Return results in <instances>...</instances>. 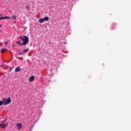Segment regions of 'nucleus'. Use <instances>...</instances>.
<instances>
[{
	"instance_id": "f257e3e1",
	"label": "nucleus",
	"mask_w": 131,
	"mask_h": 131,
	"mask_svg": "<svg viewBox=\"0 0 131 131\" xmlns=\"http://www.w3.org/2000/svg\"><path fill=\"white\" fill-rule=\"evenodd\" d=\"M23 37L21 36L19 37L20 39L23 41L22 43H21V42H20L19 41L16 42L17 45H19V47H22V46H26V45L28 43V41H29V38L27 36H23Z\"/></svg>"
},
{
	"instance_id": "f03ea898",
	"label": "nucleus",
	"mask_w": 131,
	"mask_h": 131,
	"mask_svg": "<svg viewBox=\"0 0 131 131\" xmlns=\"http://www.w3.org/2000/svg\"><path fill=\"white\" fill-rule=\"evenodd\" d=\"M12 102V99L11 98L9 97L8 98H3V104L5 105H9Z\"/></svg>"
},
{
	"instance_id": "7ed1b4c3",
	"label": "nucleus",
	"mask_w": 131,
	"mask_h": 131,
	"mask_svg": "<svg viewBox=\"0 0 131 131\" xmlns=\"http://www.w3.org/2000/svg\"><path fill=\"white\" fill-rule=\"evenodd\" d=\"M16 126L17 127V129L20 130L22 128V124L21 123H18L16 124Z\"/></svg>"
},
{
	"instance_id": "20e7f679",
	"label": "nucleus",
	"mask_w": 131,
	"mask_h": 131,
	"mask_svg": "<svg viewBox=\"0 0 131 131\" xmlns=\"http://www.w3.org/2000/svg\"><path fill=\"white\" fill-rule=\"evenodd\" d=\"M33 80H34V76H31L29 79V81L30 82H32V81H33Z\"/></svg>"
},
{
	"instance_id": "39448f33",
	"label": "nucleus",
	"mask_w": 131,
	"mask_h": 131,
	"mask_svg": "<svg viewBox=\"0 0 131 131\" xmlns=\"http://www.w3.org/2000/svg\"><path fill=\"white\" fill-rule=\"evenodd\" d=\"M6 19H11V17H9V16L1 17H0V20H4Z\"/></svg>"
},
{
	"instance_id": "423d86ee",
	"label": "nucleus",
	"mask_w": 131,
	"mask_h": 131,
	"mask_svg": "<svg viewBox=\"0 0 131 131\" xmlns=\"http://www.w3.org/2000/svg\"><path fill=\"white\" fill-rule=\"evenodd\" d=\"M15 71L16 72H20L21 71V69H20V67H18L15 69Z\"/></svg>"
},
{
	"instance_id": "0eeeda50",
	"label": "nucleus",
	"mask_w": 131,
	"mask_h": 131,
	"mask_svg": "<svg viewBox=\"0 0 131 131\" xmlns=\"http://www.w3.org/2000/svg\"><path fill=\"white\" fill-rule=\"evenodd\" d=\"M44 21H49L50 20V18L48 16L44 17L43 18Z\"/></svg>"
},
{
	"instance_id": "6e6552de",
	"label": "nucleus",
	"mask_w": 131,
	"mask_h": 131,
	"mask_svg": "<svg viewBox=\"0 0 131 131\" xmlns=\"http://www.w3.org/2000/svg\"><path fill=\"white\" fill-rule=\"evenodd\" d=\"M39 23H43V22H45V20L42 18H40L39 19Z\"/></svg>"
},
{
	"instance_id": "1a4fd4ad",
	"label": "nucleus",
	"mask_w": 131,
	"mask_h": 131,
	"mask_svg": "<svg viewBox=\"0 0 131 131\" xmlns=\"http://www.w3.org/2000/svg\"><path fill=\"white\" fill-rule=\"evenodd\" d=\"M16 18H17V16L12 15V19H13V20H15V21L13 22V23H15V22H16Z\"/></svg>"
},
{
	"instance_id": "9d476101",
	"label": "nucleus",
	"mask_w": 131,
	"mask_h": 131,
	"mask_svg": "<svg viewBox=\"0 0 131 131\" xmlns=\"http://www.w3.org/2000/svg\"><path fill=\"white\" fill-rule=\"evenodd\" d=\"M7 49H3L1 51V53H5V52H6Z\"/></svg>"
},
{
	"instance_id": "9b49d317",
	"label": "nucleus",
	"mask_w": 131,
	"mask_h": 131,
	"mask_svg": "<svg viewBox=\"0 0 131 131\" xmlns=\"http://www.w3.org/2000/svg\"><path fill=\"white\" fill-rule=\"evenodd\" d=\"M29 49L24 50L23 54H25V53H27V52H29Z\"/></svg>"
},
{
	"instance_id": "f8f14e48",
	"label": "nucleus",
	"mask_w": 131,
	"mask_h": 131,
	"mask_svg": "<svg viewBox=\"0 0 131 131\" xmlns=\"http://www.w3.org/2000/svg\"><path fill=\"white\" fill-rule=\"evenodd\" d=\"M15 58H16V59H20V60H23V57H20V58H19V57L15 56Z\"/></svg>"
},
{
	"instance_id": "ddd939ff",
	"label": "nucleus",
	"mask_w": 131,
	"mask_h": 131,
	"mask_svg": "<svg viewBox=\"0 0 131 131\" xmlns=\"http://www.w3.org/2000/svg\"><path fill=\"white\" fill-rule=\"evenodd\" d=\"M4 104V101H0V106H2Z\"/></svg>"
},
{
	"instance_id": "4468645a",
	"label": "nucleus",
	"mask_w": 131,
	"mask_h": 131,
	"mask_svg": "<svg viewBox=\"0 0 131 131\" xmlns=\"http://www.w3.org/2000/svg\"><path fill=\"white\" fill-rule=\"evenodd\" d=\"M6 128V125L5 124L2 125V128L5 129Z\"/></svg>"
},
{
	"instance_id": "2eb2a0df",
	"label": "nucleus",
	"mask_w": 131,
	"mask_h": 131,
	"mask_svg": "<svg viewBox=\"0 0 131 131\" xmlns=\"http://www.w3.org/2000/svg\"><path fill=\"white\" fill-rule=\"evenodd\" d=\"M5 46L8 45V41L5 42Z\"/></svg>"
},
{
	"instance_id": "dca6fc26",
	"label": "nucleus",
	"mask_w": 131,
	"mask_h": 131,
	"mask_svg": "<svg viewBox=\"0 0 131 131\" xmlns=\"http://www.w3.org/2000/svg\"><path fill=\"white\" fill-rule=\"evenodd\" d=\"M3 124H5V123L1 124H0V128L2 127V125H3Z\"/></svg>"
},
{
	"instance_id": "f3484780",
	"label": "nucleus",
	"mask_w": 131,
	"mask_h": 131,
	"mask_svg": "<svg viewBox=\"0 0 131 131\" xmlns=\"http://www.w3.org/2000/svg\"><path fill=\"white\" fill-rule=\"evenodd\" d=\"M18 52H19V55H22V53H21L20 51H18Z\"/></svg>"
},
{
	"instance_id": "a211bd4d",
	"label": "nucleus",
	"mask_w": 131,
	"mask_h": 131,
	"mask_svg": "<svg viewBox=\"0 0 131 131\" xmlns=\"http://www.w3.org/2000/svg\"><path fill=\"white\" fill-rule=\"evenodd\" d=\"M0 67H4V63L3 64V65L1 66Z\"/></svg>"
},
{
	"instance_id": "6ab92c4d",
	"label": "nucleus",
	"mask_w": 131,
	"mask_h": 131,
	"mask_svg": "<svg viewBox=\"0 0 131 131\" xmlns=\"http://www.w3.org/2000/svg\"><path fill=\"white\" fill-rule=\"evenodd\" d=\"M8 125V123H7L6 125H5V126H7Z\"/></svg>"
},
{
	"instance_id": "aec40b11",
	"label": "nucleus",
	"mask_w": 131,
	"mask_h": 131,
	"mask_svg": "<svg viewBox=\"0 0 131 131\" xmlns=\"http://www.w3.org/2000/svg\"><path fill=\"white\" fill-rule=\"evenodd\" d=\"M2 25H0V28L2 27Z\"/></svg>"
},
{
	"instance_id": "412c9836",
	"label": "nucleus",
	"mask_w": 131,
	"mask_h": 131,
	"mask_svg": "<svg viewBox=\"0 0 131 131\" xmlns=\"http://www.w3.org/2000/svg\"><path fill=\"white\" fill-rule=\"evenodd\" d=\"M7 121V119H6L4 121Z\"/></svg>"
},
{
	"instance_id": "4be33fe9",
	"label": "nucleus",
	"mask_w": 131,
	"mask_h": 131,
	"mask_svg": "<svg viewBox=\"0 0 131 131\" xmlns=\"http://www.w3.org/2000/svg\"><path fill=\"white\" fill-rule=\"evenodd\" d=\"M2 16V14H0V16Z\"/></svg>"
},
{
	"instance_id": "5701e85b",
	"label": "nucleus",
	"mask_w": 131,
	"mask_h": 131,
	"mask_svg": "<svg viewBox=\"0 0 131 131\" xmlns=\"http://www.w3.org/2000/svg\"><path fill=\"white\" fill-rule=\"evenodd\" d=\"M13 47H15L14 45H13Z\"/></svg>"
}]
</instances>
